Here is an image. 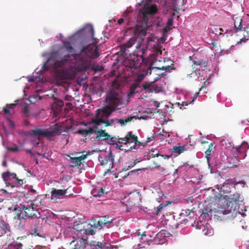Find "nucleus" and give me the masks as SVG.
Listing matches in <instances>:
<instances>
[{"label": "nucleus", "mask_w": 249, "mask_h": 249, "mask_svg": "<svg viewBox=\"0 0 249 249\" xmlns=\"http://www.w3.org/2000/svg\"><path fill=\"white\" fill-rule=\"evenodd\" d=\"M64 48L70 53L62 55L60 52L51 53L49 58L44 63L42 70L48 68V63L55 72L63 71L72 60H74L73 69L76 72H86L91 66V59H96L99 56L98 48L94 45L89 44L83 46L78 53H75L71 43L66 40H62Z\"/></svg>", "instance_id": "nucleus-1"}, {"label": "nucleus", "mask_w": 249, "mask_h": 249, "mask_svg": "<svg viewBox=\"0 0 249 249\" xmlns=\"http://www.w3.org/2000/svg\"><path fill=\"white\" fill-rule=\"evenodd\" d=\"M135 43L137 44L136 49L132 54L130 53L128 57L124 59L122 63L127 71H130L131 74L139 71L135 77V81L140 82L145 76L149 75L148 73L147 67L141 66L142 63L146 62V59L151 55L147 54V46L142 45L139 41L136 42V38L132 37L121 48V51L122 53H126L127 50Z\"/></svg>", "instance_id": "nucleus-2"}, {"label": "nucleus", "mask_w": 249, "mask_h": 249, "mask_svg": "<svg viewBox=\"0 0 249 249\" xmlns=\"http://www.w3.org/2000/svg\"><path fill=\"white\" fill-rule=\"evenodd\" d=\"M106 100L109 104L106 107L99 108L96 113V124H104L106 126H113L117 124V118L110 120L107 118L113 113H126L125 108L127 101L125 98L119 95L116 92L110 91L107 94Z\"/></svg>", "instance_id": "nucleus-3"}, {"label": "nucleus", "mask_w": 249, "mask_h": 249, "mask_svg": "<svg viewBox=\"0 0 249 249\" xmlns=\"http://www.w3.org/2000/svg\"><path fill=\"white\" fill-rule=\"evenodd\" d=\"M104 140L109 144L115 145L116 148L125 152L137 150L138 146L142 145V143L138 141V137L131 131L128 132L124 138H117L110 135Z\"/></svg>", "instance_id": "nucleus-4"}, {"label": "nucleus", "mask_w": 249, "mask_h": 249, "mask_svg": "<svg viewBox=\"0 0 249 249\" xmlns=\"http://www.w3.org/2000/svg\"><path fill=\"white\" fill-rule=\"evenodd\" d=\"M120 220L113 218L108 215L99 216L92 218L88 225V227L81 230V233L86 235H94L97 230H101L104 227L107 229L114 226H118Z\"/></svg>", "instance_id": "nucleus-5"}, {"label": "nucleus", "mask_w": 249, "mask_h": 249, "mask_svg": "<svg viewBox=\"0 0 249 249\" xmlns=\"http://www.w3.org/2000/svg\"><path fill=\"white\" fill-rule=\"evenodd\" d=\"M244 200L243 197L239 193H235L229 197V200H225L224 203H226V207L222 208L218 210V213L219 214L227 215L231 213V217L234 218L237 214H240L243 217H245L246 214L240 211V205L239 203L242 202Z\"/></svg>", "instance_id": "nucleus-6"}, {"label": "nucleus", "mask_w": 249, "mask_h": 249, "mask_svg": "<svg viewBox=\"0 0 249 249\" xmlns=\"http://www.w3.org/2000/svg\"><path fill=\"white\" fill-rule=\"evenodd\" d=\"M152 0H148V1H144L138 3L140 6L143 5L141 11L142 16V29L140 31V34L145 36L147 34L149 26L147 24L149 16L156 14L158 11L157 5L151 3Z\"/></svg>", "instance_id": "nucleus-7"}, {"label": "nucleus", "mask_w": 249, "mask_h": 249, "mask_svg": "<svg viewBox=\"0 0 249 249\" xmlns=\"http://www.w3.org/2000/svg\"><path fill=\"white\" fill-rule=\"evenodd\" d=\"M84 38L86 39H91L93 43H97L96 38L94 37V29L91 24L85 25L74 34L68 37V39L70 41L81 40Z\"/></svg>", "instance_id": "nucleus-8"}, {"label": "nucleus", "mask_w": 249, "mask_h": 249, "mask_svg": "<svg viewBox=\"0 0 249 249\" xmlns=\"http://www.w3.org/2000/svg\"><path fill=\"white\" fill-rule=\"evenodd\" d=\"M221 148L227 150V152H240L241 149L244 148V151H247L249 148V145L246 142L242 143L241 145L239 147H235L231 142L226 139L225 138H222L220 140Z\"/></svg>", "instance_id": "nucleus-9"}, {"label": "nucleus", "mask_w": 249, "mask_h": 249, "mask_svg": "<svg viewBox=\"0 0 249 249\" xmlns=\"http://www.w3.org/2000/svg\"><path fill=\"white\" fill-rule=\"evenodd\" d=\"M148 73L149 75H152L153 76V82L155 83L160 78L163 77L166 75L165 72L172 69L170 66H163L160 67H155L152 65L147 67Z\"/></svg>", "instance_id": "nucleus-10"}, {"label": "nucleus", "mask_w": 249, "mask_h": 249, "mask_svg": "<svg viewBox=\"0 0 249 249\" xmlns=\"http://www.w3.org/2000/svg\"><path fill=\"white\" fill-rule=\"evenodd\" d=\"M243 150L244 148L241 149V152H231L230 156L227 155L225 152L223 154L222 153L221 154V157H222V162L225 163L226 161H227L228 167L236 166L240 161L239 155L246 151Z\"/></svg>", "instance_id": "nucleus-11"}, {"label": "nucleus", "mask_w": 249, "mask_h": 249, "mask_svg": "<svg viewBox=\"0 0 249 249\" xmlns=\"http://www.w3.org/2000/svg\"><path fill=\"white\" fill-rule=\"evenodd\" d=\"M179 217L177 220V223L175 226V228H178L182 224H187L192 219H194V212L188 209H182L180 212Z\"/></svg>", "instance_id": "nucleus-12"}, {"label": "nucleus", "mask_w": 249, "mask_h": 249, "mask_svg": "<svg viewBox=\"0 0 249 249\" xmlns=\"http://www.w3.org/2000/svg\"><path fill=\"white\" fill-rule=\"evenodd\" d=\"M48 68L46 70H42V68L39 70L38 71L36 72L37 75L35 76H29L28 77V80L30 82H40L41 83H43L45 82V80L44 79L43 76L42 74V72L46 71H51V72L54 73V74H57L58 73V72H55L53 69L51 68V65L49 64V63H48ZM36 70H35V73L36 72Z\"/></svg>", "instance_id": "nucleus-13"}, {"label": "nucleus", "mask_w": 249, "mask_h": 249, "mask_svg": "<svg viewBox=\"0 0 249 249\" xmlns=\"http://www.w3.org/2000/svg\"><path fill=\"white\" fill-rule=\"evenodd\" d=\"M67 132L68 130L66 128L58 124H54L50 129L46 130V137H53L60 134L65 135V133Z\"/></svg>", "instance_id": "nucleus-14"}, {"label": "nucleus", "mask_w": 249, "mask_h": 249, "mask_svg": "<svg viewBox=\"0 0 249 249\" xmlns=\"http://www.w3.org/2000/svg\"><path fill=\"white\" fill-rule=\"evenodd\" d=\"M192 168L193 166H190L188 163H185L176 169L173 176L174 178H178L179 176H185L188 172L192 170Z\"/></svg>", "instance_id": "nucleus-15"}, {"label": "nucleus", "mask_w": 249, "mask_h": 249, "mask_svg": "<svg viewBox=\"0 0 249 249\" xmlns=\"http://www.w3.org/2000/svg\"><path fill=\"white\" fill-rule=\"evenodd\" d=\"M99 161L102 165H105L109 163L111 165V168H113L114 165V157L113 153L111 152L108 154L107 156H101L98 157Z\"/></svg>", "instance_id": "nucleus-16"}, {"label": "nucleus", "mask_w": 249, "mask_h": 249, "mask_svg": "<svg viewBox=\"0 0 249 249\" xmlns=\"http://www.w3.org/2000/svg\"><path fill=\"white\" fill-rule=\"evenodd\" d=\"M159 197L157 198V201L160 203V204L156 208L157 212L161 213L162 209L168 206L169 204L171 203L170 201H166L165 202H163V200L166 198V196L163 194L162 192H160L158 193Z\"/></svg>", "instance_id": "nucleus-17"}, {"label": "nucleus", "mask_w": 249, "mask_h": 249, "mask_svg": "<svg viewBox=\"0 0 249 249\" xmlns=\"http://www.w3.org/2000/svg\"><path fill=\"white\" fill-rule=\"evenodd\" d=\"M196 228L197 229L202 230L204 234L206 235H211L213 233V229L210 227L208 222H205L203 221V224L200 225L199 222L197 221L196 225Z\"/></svg>", "instance_id": "nucleus-18"}, {"label": "nucleus", "mask_w": 249, "mask_h": 249, "mask_svg": "<svg viewBox=\"0 0 249 249\" xmlns=\"http://www.w3.org/2000/svg\"><path fill=\"white\" fill-rule=\"evenodd\" d=\"M14 211H15V214L14 219H18L19 220L25 219V217H32V214H29L27 211H22L21 208H14Z\"/></svg>", "instance_id": "nucleus-19"}, {"label": "nucleus", "mask_w": 249, "mask_h": 249, "mask_svg": "<svg viewBox=\"0 0 249 249\" xmlns=\"http://www.w3.org/2000/svg\"><path fill=\"white\" fill-rule=\"evenodd\" d=\"M67 190L53 189L51 192V198L52 200H56L62 198L66 194Z\"/></svg>", "instance_id": "nucleus-20"}, {"label": "nucleus", "mask_w": 249, "mask_h": 249, "mask_svg": "<svg viewBox=\"0 0 249 249\" xmlns=\"http://www.w3.org/2000/svg\"><path fill=\"white\" fill-rule=\"evenodd\" d=\"M2 178L3 180L6 182V186H11L12 187H14V185H11V184L8 182L11 179H14L15 180H16L18 178H17V175L15 173H11L10 172H4L2 174Z\"/></svg>", "instance_id": "nucleus-21"}, {"label": "nucleus", "mask_w": 249, "mask_h": 249, "mask_svg": "<svg viewBox=\"0 0 249 249\" xmlns=\"http://www.w3.org/2000/svg\"><path fill=\"white\" fill-rule=\"evenodd\" d=\"M9 225L3 220H0V237L5 234H10Z\"/></svg>", "instance_id": "nucleus-22"}, {"label": "nucleus", "mask_w": 249, "mask_h": 249, "mask_svg": "<svg viewBox=\"0 0 249 249\" xmlns=\"http://www.w3.org/2000/svg\"><path fill=\"white\" fill-rule=\"evenodd\" d=\"M91 249H111L109 244L106 242H94L91 244Z\"/></svg>", "instance_id": "nucleus-23"}, {"label": "nucleus", "mask_w": 249, "mask_h": 249, "mask_svg": "<svg viewBox=\"0 0 249 249\" xmlns=\"http://www.w3.org/2000/svg\"><path fill=\"white\" fill-rule=\"evenodd\" d=\"M155 84L154 83H150L148 85L144 84L142 86L143 89L146 90L147 92H159L161 90V86H156L154 87Z\"/></svg>", "instance_id": "nucleus-24"}, {"label": "nucleus", "mask_w": 249, "mask_h": 249, "mask_svg": "<svg viewBox=\"0 0 249 249\" xmlns=\"http://www.w3.org/2000/svg\"><path fill=\"white\" fill-rule=\"evenodd\" d=\"M232 185H236V181L232 179H226L224 182L222 186L220 188V192L223 194H228L230 193L229 190H225V188H228V186H231Z\"/></svg>", "instance_id": "nucleus-25"}, {"label": "nucleus", "mask_w": 249, "mask_h": 249, "mask_svg": "<svg viewBox=\"0 0 249 249\" xmlns=\"http://www.w3.org/2000/svg\"><path fill=\"white\" fill-rule=\"evenodd\" d=\"M26 134L30 136L46 137V130L41 128L30 130Z\"/></svg>", "instance_id": "nucleus-26"}, {"label": "nucleus", "mask_w": 249, "mask_h": 249, "mask_svg": "<svg viewBox=\"0 0 249 249\" xmlns=\"http://www.w3.org/2000/svg\"><path fill=\"white\" fill-rule=\"evenodd\" d=\"M104 190L100 187L94 188L91 191V195L94 197H101L105 194Z\"/></svg>", "instance_id": "nucleus-27"}, {"label": "nucleus", "mask_w": 249, "mask_h": 249, "mask_svg": "<svg viewBox=\"0 0 249 249\" xmlns=\"http://www.w3.org/2000/svg\"><path fill=\"white\" fill-rule=\"evenodd\" d=\"M17 105L18 103L7 104L5 107H3V111L5 114H11V109H13Z\"/></svg>", "instance_id": "nucleus-28"}, {"label": "nucleus", "mask_w": 249, "mask_h": 249, "mask_svg": "<svg viewBox=\"0 0 249 249\" xmlns=\"http://www.w3.org/2000/svg\"><path fill=\"white\" fill-rule=\"evenodd\" d=\"M22 246L23 245L21 243L13 241L8 245L7 249H22Z\"/></svg>", "instance_id": "nucleus-29"}, {"label": "nucleus", "mask_w": 249, "mask_h": 249, "mask_svg": "<svg viewBox=\"0 0 249 249\" xmlns=\"http://www.w3.org/2000/svg\"><path fill=\"white\" fill-rule=\"evenodd\" d=\"M234 20V28L237 30H242L243 29L242 19L240 18H236Z\"/></svg>", "instance_id": "nucleus-30"}, {"label": "nucleus", "mask_w": 249, "mask_h": 249, "mask_svg": "<svg viewBox=\"0 0 249 249\" xmlns=\"http://www.w3.org/2000/svg\"><path fill=\"white\" fill-rule=\"evenodd\" d=\"M71 159V162L72 164V165H70L71 167H74V166H77V167H80L81 165V162L80 161L79 158L77 157H70Z\"/></svg>", "instance_id": "nucleus-31"}, {"label": "nucleus", "mask_w": 249, "mask_h": 249, "mask_svg": "<svg viewBox=\"0 0 249 249\" xmlns=\"http://www.w3.org/2000/svg\"><path fill=\"white\" fill-rule=\"evenodd\" d=\"M95 132L93 129H89V130L85 129H80L77 131V133L79 134L86 136L89 134H93Z\"/></svg>", "instance_id": "nucleus-32"}, {"label": "nucleus", "mask_w": 249, "mask_h": 249, "mask_svg": "<svg viewBox=\"0 0 249 249\" xmlns=\"http://www.w3.org/2000/svg\"><path fill=\"white\" fill-rule=\"evenodd\" d=\"M213 143L211 142L209 145L208 149L206 151L205 154H206V158L207 159V161L209 163V160L211 159V155L212 151H213Z\"/></svg>", "instance_id": "nucleus-33"}, {"label": "nucleus", "mask_w": 249, "mask_h": 249, "mask_svg": "<svg viewBox=\"0 0 249 249\" xmlns=\"http://www.w3.org/2000/svg\"><path fill=\"white\" fill-rule=\"evenodd\" d=\"M210 215L207 213H203L199 217V224L200 225H201V224H203V222L202 221V220H204V221L205 222H207V221H206V220H208L210 219Z\"/></svg>", "instance_id": "nucleus-34"}, {"label": "nucleus", "mask_w": 249, "mask_h": 249, "mask_svg": "<svg viewBox=\"0 0 249 249\" xmlns=\"http://www.w3.org/2000/svg\"><path fill=\"white\" fill-rule=\"evenodd\" d=\"M187 145H184L182 146H175L174 148V151L178 154H180L181 153L186 151L187 150Z\"/></svg>", "instance_id": "nucleus-35"}, {"label": "nucleus", "mask_w": 249, "mask_h": 249, "mask_svg": "<svg viewBox=\"0 0 249 249\" xmlns=\"http://www.w3.org/2000/svg\"><path fill=\"white\" fill-rule=\"evenodd\" d=\"M19 208H21L24 211H33L34 209L33 203L31 202L30 204L27 203L26 204L21 205L20 206H19Z\"/></svg>", "instance_id": "nucleus-36"}, {"label": "nucleus", "mask_w": 249, "mask_h": 249, "mask_svg": "<svg viewBox=\"0 0 249 249\" xmlns=\"http://www.w3.org/2000/svg\"><path fill=\"white\" fill-rule=\"evenodd\" d=\"M96 134L97 137H99L100 138H103V139L104 138H106L107 137H110V135L102 130L98 131Z\"/></svg>", "instance_id": "nucleus-37"}, {"label": "nucleus", "mask_w": 249, "mask_h": 249, "mask_svg": "<svg viewBox=\"0 0 249 249\" xmlns=\"http://www.w3.org/2000/svg\"><path fill=\"white\" fill-rule=\"evenodd\" d=\"M70 246L71 248V249H80L81 246V245L78 244V242L76 240L72 241L71 242Z\"/></svg>", "instance_id": "nucleus-38"}, {"label": "nucleus", "mask_w": 249, "mask_h": 249, "mask_svg": "<svg viewBox=\"0 0 249 249\" xmlns=\"http://www.w3.org/2000/svg\"><path fill=\"white\" fill-rule=\"evenodd\" d=\"M131 119H117V124H119L121 125H124L126 124V123L130 121Z\"/></svg>", "instance_id": "nucleus-39"}, {"label": "nucleus", "mask_w": 249, "mask_h": 249, "mask_svg": "<svg viewBox=\"0 0 249 249\" xmlns=\"http://www.w3.org/2000/svg\"><path fill=\"white\" fill-rule=\"evenodd\" d=\"M196 99V97H193L191 100H187L183 101L181 104L178 103V105L179 106L180 105L181 106H187L188 105L193 103Z\"/></svg>", "instance_id": "nucleus-40"}, {"label": "nucleus", "mask_w": 249, "mask_h": 249, "mask_svg": "<svg viewBox=\"0 0 249 249\" xmlns=\"http://www.w3.org/2000/svg\"><path fill=\"white\" fill-rule=\"evenodd\" d=\"M139 231V230H138ZM138 235V236L139 237V239L140 240V242H142L143 241H145V239H144V237L146 236L145 232H144L142 233V234L140 236V233L139 231H137L136 233V234L135 235V236Z\"/></svg>", "instance_id": "nucleus-41"}, {"label": "nucleus", "mask_w": 249, "mask_h": 249, "mask_svg": "<svg viewBox=\"0 0 249 249\" xmlns=\"http://www.w3.org/2000/svg\"><path fill=\"white\" fill-rule=\"evenodd\" d=\"M156 211H157L156 208H154L153 210H151V212L149 213V215L152 217V218H156V216L160 213V212H157Z\"/></svg>", "instance_id": "nucleus-42"}, {"label": "nucleus", "mask_w": 249, "mask_h": 249, "mask_svg": "<svg viewBox=\"0 0 249 249\" xmlns=\"http://www.w3.org/2000/svg\"><path fill=\"white\" fill-rule=\"evenodd\" d=\"M31 234H32V235H33L35 236H38L39 237H43L42 236V235L40 233L39 230H38L37 228H35L34 230H33Z\"/></svg>", "instance_id": "nucleus-43"}, {"label": "nucleus", "mask_w": 249, "mask_h": 249, "mask_svg": "<svg viewBox=\"0 0 249 249\" xmlns=\"http://www.w3.org/2000/svg\"><path fill=\"white\" fill-rule=\"evenodd\" d=\"M175 15V14L174 13L172 14V18H168L167 22V26L170 27L173 25L174 22V18L173 17Z\"/></svg>", "instance_id": "nucleus-44"}, {"label": "nucleus", "mask_w": 249, "mask_h": 249, "mask_svg": "<svg viewBox=\"0 0 249 249\" xmlns=\"http://www.w3.org/2000/svg\"><path fill=\"white\" fill-rule=\"evenodd\" d=\"M6 122L7 125L10 126L12 128H15V125L14 122L12 120L8 119L6 120Z\"/></svg>", "instance_id": "nucleus-45"}, {"label": "nucleus", "mask_w": 249, "mask_h": 249, "mask_svg": "<svg viewBox=\"0 0 249 249\" xmlns=\"http://www.w3.org/2000/svg\"><path fill=\"white\" fill-rule=\"evenodd\" d=\"M92 69L94 70L95 71H101L103 68L102 66L97 65L96 66H93Z\"/></svg>", "instance_id": "nucleus-46"}, {"label": "nucleus", "mask_w": 249, "mask_h": 249, "mask_svg": "<svg viewBox=\"0 0 249 249\" xmlns=\"http://www.w3.org/2000/svg\"><path fill=\"white\" fill-rule=\"evenodd\" d=\"M7 149L9 151H11L13 152H17L19 150V148L17 146L15 147H7Z\"/></svg>", "instance_id": "nucleus-47"}, {"label": "nucleus", "mask_w": 249, "mask_h": 249, "mask_svg": "<svg viewBox=\"0 0 249 249\" xmlns=\"http://www.w3.org/2000/svg\"><path fill=\"white\" fill-rule=\"evenodd\" d=\"M143 248H145V245H143V243L142 244H139L138 245H135L133 246L134 249H140Z\"/></svg>", "instance_id": "nucleus-48"}, {"label": "nucleus", "mask_w": 249, "mask_h": 249, "mask_svg": "<svg viewBox=\"0 0 249 249\" xmlns=\"http://www.w3.org/2000/svg\"><path fill=\"white\" fill-rule=\"evenodd\" d=\"M206 82H207V81H205V82L204 83L203 85L201 86V87L200 88L199 91H198V92L196 93L194 95V97H196V98L197 97V96H198V94H199L200 92V91H201L203 90V89H204V88L205 87Z\"/></svg>", "instance_id": "nucleus-49"}, {"label": "nucleus", "mask_w": 249, "mask_h": 249, "mask_svg": "<svg viewBox=\"0 0 249 249\" xmlns=\"http://www.w3.org/2000/svg\"><path fill=\"white\" fill-rule=\"evenodd\" d=\"M194 219H196V217H195ZM187 224H191L192 227H196V225L197 224V222H196V220L195 219H194V220L192 219Z\"/></svg>", "instance_id": "nucleus-50"}, {"label": "nucleus", "mask_w": 249, "mask_h": 249, "mask_svg": "<svg viewBox=\"0 0 249 249\" xmlns=\"http://www.w3.org/2000/svg\"><path fill=\"white\" fill-rule=\"evenodd\" d=\"M243 30L244 31H246L247 32V35L249 36V21L248 25H247L246 26L244 27L243 28Z\"/></svg>", "instance_id": "nucleus-51"}, {"label": "nucleus", "mask_w": 249, "mask_h": 249, "mask_svg": "<svg viewBox=\"0 0 249 249\" xmlns=\"http://www.w3.org/2000/svg\"><path fill=\"white\" fill-rule=\"evenodd\" d=\"M249 39V37H248V38H246V37H243L242 38H241L240 41H238L237 43V44H241L242 42H246L247 40H248Z\"/></svg>", "instance_id": "nucleus-52"}, {"label": "nucleus", "mask_w": 249, "mask_h": 249, "mask_svg": "<svg viewBox=\"0 0 249 249\" xmlns=\"http://www.w3.org/2000/svg\"><path fill=\"white\" fill-rule=\"evenodd\" d=\"M165 231H160L159 232L156 234L157 238H160L162 235L164 234V232H165Z\"/></svg>", "instance_id": "nucleus-53"}, {"label": "nucleus", "mask_w": 249, "mask_h": 249, "mask_svg": "<svg viewBox=\"0 0 249 249\" xmlns=\"http://www.w3.org/2000/svg\"><path fill=\"white\" fill-rule=\"evenodd\" d=\"M136 161H134L132 163L130 164L128 166V168H127L126 170H128V169H131V168H132L133 167H134L136 164ZM125 171H126V170L125 169Z\"/></svg>", "instance_id": "nucleus-54"}, {"label": "nucleus", "mask_w": 249, "mask_h": 249, "mask_svg": "<svg viewBox=\"0 0 249 249\" xmlns=\"http://www.w3.org/2000/svg\"><path fill=\"white\" fill-rule=\"evenodd\" d=\"M153 106L155 107L156 108H157L159 107L160 106V103L157 101H153Z\"/></svg>", "instance_id": "nucleus-55"}, {"label": "nucleus", "mask_w": 249, "mask_h": 249, "mask_svg": "<svg viewBox=\"0 0 249 249\" xmlns=\"http://www.w3.org/2000/svg\"><path fill=\"white\" fill-rule=\"evenodd\" d=\"M15 181L17 183V184L18 185H22L23 183V180H22V179H18V178H17V179L16 180H15Z\"/></svg>", "instance_id": "nucleus-56"}, {"label": "nucleus", "mask_w": 249, "mask_h": 249, "mask_svg": "<svg viewBox=\"0 0 249 249\" xmlns=\"http://www.w3.org/2000/svg\"><path fill=\"white\" fill-rule=\"evenodd\" d=\"M87 155H82L81 156L78 157V158H79L80 161L81 162L82 160H84L87 158Z\"/></svg>", "instance_id": "nucleus-57"}, {"label": "nucleus", "mask_w": 249, "mask_h": 249, "mask_svg": "<svg viewBox=\"0 0 249 249\" xmlns=\"http://www.w3.org/2000/svg\"><path fill=\"white\" fill-rule=\"evenodd\" d=\"M23 125L24 126H29L30 125V122L28 120H24L23 122Z\"/></svg>", "instance_id": "nucleus-58"}, {"label": "nucleus", "mask_w": 249, "mask_h": 249, "mask_svg": "<svg viewBox=\"0 0 249 249\" xmlns=\"http://www.w3.org/2000/svg\"><path fill=\"white\" fill-rule=\"evenodd\" d=\"M129 12L127 10H125L123 13V17L124 18H126L127 16V15L129 14Z\"/></svg>", "instance_id": "nucleus-59"}, {"label": "nucleus", "mask_w": 249, "mask_h": 249, "mask_svg": "<svg viewBox=\"0 0 249 249\" xmlns=\"http://www.w3.org/2000/svg\"><path fill=\"white\" fill-rule=\"evenodd\" d=\"M23 112L25 114V115H27V114L28 113V108L25 107L23 109Z\"/></svg>", "instance_id": "nucleus-60"}, {"label": "nucleus", "mask_w": 249, "mask_h": 249, "mask_svg": "<svg viewBox=\"0 0 249 249\" xmlns=\"http://www.w3.org/2000/svg\"><path fill=\"white\" fill-rule=\"evenodd\" d=\"M26 151L29 153L31 156H34V153L32 152V150L30 149H25Z\"/></svg>", "instance_id": "nucleus-61"}, {"label": "nucleus", "mask_w": 249, "mask_h": 249, "mask_svg": "<svg viewBox=\"0 0 249 249\" xmlns=\"http://www.w3.org/2000/svg\"><path fill=\"white\" fill-rule=\"evenodd\" d=\"M238 184H243V186H244L246 184V182L244 180H242V181H238V182H236V185Z\"/></svg>", "instance_id": "nucleus-62"}, {"label": "nucleus", "mask_w": 249, "mask_h": 249, "mask_svg": "<svg viewBox=\"0 0 249 249\" xmlns=\"http://www.w3.org/2000/svg\"><path fill=\"white\" fill-rule=\"evenodd\" d=\"M7 192L5 190L1 189L0 190V195L7 194Z\"/></svg>", "instance_id": "nucleus-63"}, {"label": "nucleus", "mask_w": 249, "mask_h": 249, "mask_svg": "<svg viewBox=\"0 0 249 249\" xmlns=\"http://www.w3.org/2000/svg\"><path fill=\"white\" fill-rule=\"evenodd\" d=\"M124 22V19L123 18H120L118 20V23L119 24H121Z\"/></svg>", "instance_id": "nucleus-64"}]
</instances>
